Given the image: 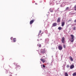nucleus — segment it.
Listing matches in <instances>:
<instances>
[{"instance_id": "obj_1", "label": "nucleus", "mask_w": 76, "mask_h": 76, "mask_svg": "<svg viewBox=\"0 0 76 76\" xmlns=\"http://www.w3.org/2000/svg\"><path fill=\"white\" fill-rule=\"evenodd\" d=\"M46 51H45V49H42L41 50V53L42 54H44L45 53Z\"/></svg>"}, {"instance_id": "obj_2", "label": "nucleus", "mask_w": 76, "mask_h": 76, "mask_svg": "<svg viewBox=\"0 0 76 76\" xmlns=\"http://www.w3.org/2000/svg\"><path fill=\"white\" fill-rule=\"evenodd\" d=\"M40 60L41 61H42L43 63H45V62L46 61V60L42 58L40 59Z\"/></svg>"}, {"instance_id": "obj_3", "label": "nucleus", "mask_w": 76, "mask_h": 76, "mask_svg": "<svg viewBox=\"0 0 76 76\" xmlns=\"http://www.w3.org/2000/svg\"><path fill=\"white\" fill-rule=\"evenodd\" d=\"M58 48L59 50H61L63 49V47L61 45H59L58 46Z\"/></svg>"}, {"instance_id": "obj_4", "label": "nucleus", "mask_w": 76, "mask_h": 76, "mask_svg": "<svg viewBox=\"0 0 76 76\" xmlns=\"http://www.w3.org/2000/svg\"><path fill=\"white\" fill-rule=\"evenodd\" d=\"M65 39V38H64V37H63L61 39V42L62 43H64V40Z\"/></svg>"}, {"instance_id": "obj_5", "label": "nucleus", "mask_w": 76, "mask_h": 76, "mask_svg": "<svg viewBox=\"0 0 76 76\" xmlns=\"http://www.w3.org/2000/svg\"><path fill=\"white\" fill-rule=\"evenodd\" d=\"M61 26L63 27L64 26V25H65V22H62L61 23Z\"/></svg>"}, {"instance_id": "obj_6", "label": "nucleus", "mask_w": 76, "mask_h": 76, "mask_svg": "<svg viewBox=\"0 0 76 76\" xmlns=\"http://www.w3.org/2000/svg\"><path fill=\"white\" fill-rule=\"evenodd\" d=\"M74 67H75L74 65L72 64L70 66V69H73Z\"/></svg>"}, {"instance_id": "obj_7", "label": "nucleus", "mask_w": 76, "mask_h": 76, "mask_svg": "<svg viewBox=\"0 0 76 76\" xmlns=\"http://www.w3.org/2000/svg\"><path fill=\"white\" fill-rule=\"evenodd\" d=\"M69 40L71 41V42H73L74 41V39L71 38L69 39Z\"/></svg>"}, {"instance_id": "obj_8", "label": "nucleus", "mask_w": 76, "mask_h": 76, "mask_svg": "<svg viewBox=\"0 0 76 76\" xmlns=\"http://www.w3.org/2000/svg\"><path fill=\"white\" fill-rule=\"evenodd\" d=\"M34 21H35L34 20H31L30 22V25H31V24H32V23H34Z\"/></svg>"}, {"instance_id": "obj_9", "label": "nucleus", "mask_w": 76, "mask_h": 76, "mask_svg": "<svg viewBox=\"0 0 76 76\" xmlns=\"http://www.w3.org/2000/svg\"><path fill=\"white\" fill-rule=\"evenodd\" d=\"M61 18L60 17L58 18L57 20V22L58 23H59V22H60V19Z\"/></svg>"}, {"instance_id": "obj_10", "label": "nucleus", "mask_w": 76, "mask_h": 76, "mask_svg": "<svg viewBox=\"0 0 76 76\" xmlns=\"http://www.w3.org/2000/svg\"><path fill=\"white\" fill-rule=\"evenodd\" d=\"M53 26H57V23H53Z\"/></svg>"}, {"instance_id": "obj_11", "label": "nucleus", "mask_w": 76, "mask_h": 76, "mask_svg": "<svg viewBox=\"0 0 76 76\" xmlns=\"http://www.w3.org/2000/svg\"><path fill=\"white\" fill-rule=\"evenodd\" d=\"M69 58L71 61H73V58H72V57L70 56Z\"/></svg>"}, {"instance_id": "obj_12", "label": "nucleus", "mask_w": 76, "mask_h": 76, "mask_svg": "<svg viewBox=\"0 0 76 76\" xmlns=\"http://www.w3.org/2000/svg\"><path fill=\"white\" fill-rule=\"evenodd\" d=\"M16 41V38H14L13 39V42H15Z\"/></svg>"}, {"instance_id": "obj_13", "label": "nucleus", "mask_w": 76, "mask_h": 76, "mask_svg": "<svg viewBox=\"0 0 76 76\" xmlns=\"http://www.w3.org/2000/svg\"><path fill=\"white\" fill-rule=\"evenodd\" d=\"M73 76H76V72H74L72 74Z\"/></svg>"}, {"instance_id": "obj_14", "label": "nucleus", "mask_w": 76, "mask_h": 76, "mask_svg": "<svg viewBox=\"0 0 76 76\" xmlns=\"http://www.w3.org/2000/svg\"><path fill=\"white\" fill-rule=\"evenodd\" d=\"M71 38H73L74 39V35H73V34H71Z\"/></svg>"}, {"instance_id": "obj_15", "label": "nucleus", "mask_w": 76, "mask_h": 76, "mask_svg": "<svg viewBox=\"0 0 76 76\" xmlns=\"http://www.w3.org/2000/svg\"><path fill=\"white\" fill-rule=\"evenodd\" d=\"M58 29L59 30H61V29H62V28L61 27H58Z\"/></svg>"}, {"instance_id": "obj_16", "label": "nucleus", "mask_w": 76, "mask_h": 76, "mask_svg": "<svg viewBox=\"0 0 76 76\" xmlns=\"http://www.w3.org/2000/svg\"><path fill=\"white\" fill-rule=\"evenodd\" d=\"M37 45L39 47H41V45L39 44H38Z\"/></svg>"}, {"instance_id": "obj_17", "label": "nucleus", "mask_w": 76, "mask_h": 76, "mask_svg": "<svg viewBox=\"0 0 76 76\" xmlns=\"http://www.w3.org/2000/svg\"><path fill=\"white\" fill-rule=\"evenodd\" d=\"M65 76H68V74L66 72L65 73Z\"/></svg>"}, {"instance_id": "obj_18", "label": "nucleus", "mask_w": 76, "mask_h": 76, "mask_svg": "<svg viewBox=\"0 0 76 76\" xmlns=\"http://www.w3.org/2000/svg\"><path fill=\"white\" fill-rule=\"evenodd\" d=\"M50 12H53V10H52L51 9H50Z\"/></svg>"}, {"instance_id": "obj_19", "label": "nucleus", "mask_w": 76, "mask_h": 76, "mask_svg": "<svg viewBox=\"0 0 76 76\" xmlns=\"http://www.w3.org/2000/svg\"><path fill=\"white\" fill-rule=\"evenodd\" d=\"M76 30V27H74L73 28V30Z\"/></svg>"}, {"instance_id": "obj_20", "label": "nucleus", "mask_w": 76, "mask_h": 76, "mask_svg": "<svg viewBox=\"0 0 76 76\" xmlns=\"http://www.w3.org/2000/svg\"><path fill=\"white\" fill-rule=\"evenodd\" d=\"M69 8V7H66V10H68Z\"/></svg>"}, {"instance_id": "obj_21", "label": "nucleus", "mask_w": 76, "mask_h": 76, "mask_svg": "<svg viewBox=\"0 0 76 76\" xmlns=\"http://www.w3.org/2000/svg\"><path fill=\"white\" fill-rule=\"evenodd\" d=\"M13 39V37H11L10 39L11 40H12V39Z\"/></svg>"}, {"instance_id": "obj_22", "label": "nucleus", "mask_w": 76, "mask_h": 76, "mask_svg": "<svg viewBox=\"0 0 76 76\" xmlns=\"http://www.w3.org/2000/svg\"><path fill=\"white\" fill-rule=\"evenodd\" d=\"M66 67H67V68H69V65H67L66 66Z\"/></svg>"}, {"instance_id": "obj_23", "label": "nucleus", "mask_w": 76, "mask_h": 76, "mask_svg": "<svg viewBox=\"0 0 76 76\" xmlns=\"http://www.w3.org/2000/svg\"><path fill=\"white\" fill-rule=\"evenodd\" d=\"M43 67L45 68V65H43Z\"/></svg>"}, {"instance_id": "obj_24", "label": "nucleus", "mask_w": 76, "mask_h": 76, "mask_svg": "<svg viewBox=\"0 0 76 76\" xmlns=\"http://www.w3.org/2000/svg\"><path fill=\"white\" fill-rule=\"evenodd\" d=\"M63 47H64V48H65V45H63Z\"/></svg>"}, {"instance_id": "obj_25", "label": "nucleus", "mask_w": 76, "mask_h": 76, "mask_svg": "<svg viewBox=\"0 0 76 76\" xmlns=\"http://www.w3.org/2000/svg\"><path fill=\"white\" fill-rule=\"evenodd\" d=\"M20 67V66H18L17 67V68H18V67Z\"/></svg>"}, {"instance_id": "obj_26", "label": "nucleus", "mask_w": 76, "mask_h": 76, "mask_svg": "<svg viewBox=\"0 0 76 76\" xmlns=\"http://www.w3.org/2000/svg\"><path fill=\"white\" fill-rule=\"evenodd\" d=\"M74 22H75V23H76V19L75 20Z\"/></svg>"}, {"instance_id": "obj_27", "label": "nucleus", "mask_w": 76, "mask_h": 76, "mask_svg": "<svg viewBox=\"0 0 76 76\" xmlns=\"http://www.w3.org/2000/svg\"><path fill=\"white\" fill-rule=\"evenodd\" d=\"M39 33V34H41V31H40Z\"/></svg>"}, {"instance_id": "obj_28", "label": "nucleus", "mask_w": 76, "mask_h": 76, "mask_svg": "<svg viewBox=\"0 0 76 76\" xmlns=\"http://www.w3.org/2000/svg\"><path fill=\"white\" fill-rule=\"evenodd\" d=\"M39 35H40V33H39L38 34V36H39Z\"/></svg>"}, {"instance_id": "obj_29", "label": "nucleus", "mask_w": 76, "mask_h": 76, "mask_svg": "<svg viewBox=\"0 0 76 76\" xmlns=\"http://www.w3.org/2000/svg\"><path fill=\"white\" fill-rule=\"evenodd\" d=\"M10 76H12V75H10Z\"/></svg>"}, {"instance_id": "obj_30", "label": "nucleus", "mask_w": 76, "mask_h": 76, "mask_svg": "<svg viewBox=\"0 0 76 76\" xmlns=\"http://www.w3.org/2000/svg\"><path fill=\"white\" fill-rule=\"evenodd\" d=\"M35 4H37V3H35Z\"/></svg>"}]
</instances>
